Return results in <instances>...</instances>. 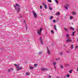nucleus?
<instances>
[{
    "label": "nucleus",
    "instance_id": "44",
    "mask_svg": "<svg viewBox=\"0 0 78 78\" xmlns=\"http://www.w3.org/2000/svg\"><path fill=\"white\" fill-rule=\"evenodd\" d=\"M77 71H78V68H77Z\"/></svg>",
    "mask_w": 78,
    "mask_h": 78
},
{
    "label": "nucleus",
    "instance_id": "39",
    "mask_svg": "<svg viewBox=\"0 0 78 78\" xmlns=\"http://www.w3.org/2000/svg\"><path fill=\"white\" fill-rule=\"evenodd\" d=\"M23 22L24 23H25V24H26V23H25V21L24 20L23 21Z\"/></svg>",
    "mask_w": 78,
    "mask_h": 78
},
{
    "label": "nucleus",
    "instance_id": "8",
    "mask_svg": "<svg viewBox=\"0 0 78 78\" xmlns=\"http://www.w3.org/2000/svg\"><path fill=\"white\" fill-rule=\"evenodd\" d=\"M47 50L48 51L47 53L48 55H51V53H50V50H49V49L48 48H47Z\"/></svg>",
    "mask_w": 78,
    "mask_h": 78
},
{
    "label": "nucleus",
    "instance_id": "31",
    "mask_svg": "<svg viewBox=\"0 0 78 78\" xmlns=\"http://www.w3.org/2000/svg\"><path fill=\"white\" fill-rule=\"evenodd\" d=\"M53 22L54 23H55L56 22V21L55 20H53Z\"/></svg>",
    "mask_w": 78,
    "mask_h": 78
},
{
    "label": "nucleus",
    "instance_id": "3",
    "mask_svg": "<svg viewBox=\"0 0 78 78\" xmlns=\"http://www.w3.org/2000/svg\"><path fill=\"white\" fill-rule=\"evenodd\" d=\"M43 30V29L42 28H41L40 29V30H38L37 31V33L39 35V36H41V31H42V30Z\"/></svg>",
    "mask_w": 78,
    "mask_h": 78
},
{
    "label": "nucleus",
    "instance_id": "42",
    "mask_svg": "<svg viewBox=\"0 0 78 78\" xmlns=\"http://www.w3.org/2000/svg\"><path fill=\"white\" fill-rule=\"evenodd\" d=\"M26 29L27 30V26H26Z\"/></svg>",
    "mask_w": 78,
    "mask_h": 78
},
{
    "label": "nucleus",
    "instance_id": "24",
    "mask_svg": "<svg viewBox=\"0 0 78 78\" xmlns=\"http://www.w3.org/2000/svg\"><path fill=\"white\" fill-rule=\"evenodd\" d=\"M49 9L50 10H53V9H52V8L51 7H49Z\"/></svg>",
    "mask_w": 78,
    "mask_h": 78
},
{
    "label": "nucleus",
    "instance_id": "38",
    "mask_svg": "<svg viewBox=\"0 0 78 78\" xmlns=\"http://www.w3.org/2000/svg\"><path fill=\"white\" fill-rule=\"evenodd\" d=\"M51 76H48V77H49V78H51Z\"/></svg>",
    "mask_w": 78,
    "mask_h": 78
},
{
    "label": "nucleus",
    "instance_id": "9",
    "mask_svg": "<svg viewBox=\"0 0 78 78\" xmlns=\"http://www.w3.org/2000/svg\"><path fill=\"white\" fill-rule=\"evenodd\" d=\"M43 5H44L45 9H47V5L45 4V3H43Z\"/></svg>",
    "mask_w": 78,
    "mask_h": 78
},
{
    "label": "nucleus",
    "instance_id": "27",
    "mask_svg": "<svg viewBox=\"0 0 78 78\" xmlns=\"http://www.w3.org/2000/svg\"><path fill=\"white\" fill-rule=\"evenodd\" d=\"M73 44H72L71 45V49H73Z\"/></svg>",
    "mask_w": 78,
    "mask_h": 78
},
{
    "label": "nucleus",
    "instance_id": "25",
    "mask_svg": "<svg viewBox=\"0 0 78 78\" xmlns=\"http://www.w3.org/2000/svg\"><path fill=\"white\" fill-rule=\"evenodd\" d=\"M60 67L61 69H63V66L62 65H60Z\"/></svg>",
    "mask_w": 78,
    "mask_h": 78
},
{
    "label": "nucleus",
    "instance_id": "23",
    "mask_svg": "<svg viewBox=\"0 0 78 78\" xmlns=\"http://www.w3.org/2000/svg\"><path fill=\"white\" fill-rule=\"evenodd\" d=\"M55 2L56 3H59V2H58V0H55Z\"/></svg>",
    "mask_w": 78,
    "mask_h": 78
},
{
    "label": "nucleus",
    "instance_id": "30",
    "mask_svg": "<svg viewBox=\"0 0 78 78\" xmlns=\"http://www.w3.org/2000/svg\"><path fill=\"white\" fill-rule=\"evenodd\" d=\"M66 76H67V77H69L70 76V75L69 74H67L66 75Z\"/></svg>",
    "mask_w": 78,
    "mask_h": 78
},
{
    "label": "nucleus",
    "instance_id": "16",
    "mask_svg": "<svg viewBox=\"0 0 78 78\" xmlns=\"http://www.w3.org/2000/svg\"><path fill=\"white\" fill-rule=\"evenodd\" d=\"M34 68V67H33V66H30V69H31V70H32V69H33Z\"/></svg>",
    "mask_w": 78,
    "mask_h": 78
},
{
    "label": "nucleus",
    "instance_id": "2",
    "mask_svg": "<svg viewBox=\"0 0 78 78\" xmlns=\"http://www.w3.org/2000/svg\"><path fill=\"white\" fill-rule=\"evenodd\" d=\"M14 65L15 67H16V69L17 70H19L20 69H22V67H21L20 68L19 67V65H17L16 64H14Z\"/></svg>",
    "mask_w": 78,
    "mask_h": 78
},
{
    "label": "nucleus",
    "instance_id": "35",
    "mask_svg": "<svg viewBox=\"0 0 78 78\" xmlns=\"http://www.w3.org/2000/svg\"><path fill=\"white\" fill-rule=\"evenodd\" d=\"M39 55H41V54H42V52H40L39 53Z\"/></svg>",
    "mask_w": 78,
    "mask_h": 78
},
{
    "label": "nucleus",
    "instance_id": "19",
    "mask_svg": "<svg viewBox=\"0 0 78 78\" xmlns=\"http://www.w3.org/2000/svg\"><path fill=\"white\" fill-rule=\"evenodd\" d=\"M65 9H68V7H67V6H65Z\"/></svg>",
    "mask_w": 78,
    "mask_h": 78
},
{
    "label": "nucleus",
    "instance_id": "21",
    "mask_svg": "<svg viewBox=\"0 0 78 78\" xmlns=\"http://www.w3.org/2000/svg\"><path fill=\"white\" fill-rule=\"evenodd\" d=\"M66 37H67V38H68L69 37V34H67L66 35Z\"/></svg>",
    "mask_w": 78,
    "mask_h": 78
},
{
    "label": "nucleus",
    "instance_id": "46",
    "mask_svg": "<svg viewBox=\"0 0 78 78\" xmlns=\"http://www.w3.org/2000/svg\"><path fill=\"white\" fill-rule=\"evenodd\" d=\"M22 18V16H21V18Z\"/></svg>",
    "mask_w": 78,
    "mask_h": 78
},
{
    "label": "nucleus",
    "instance_id": "10",
    "mask_svg": "<svg viewBox=\"0 0 78 78\" xmlns=\"http://www.w3.org/2000/svg\"><path fill=\"white\" fill-rule=\"evenodd\" d=\"M59 14H60V12H58L56 13V16H59Z\"/></svg>",
    "mask_w": 78,
    "mask_h": 78
},
{
    "label": "nucleus",
    "instance_id": "26",
    "mask_svg": "<svg viewBox=\"0 0 78 78\" xmlns=\"http://www.w3.org/2000/svg\"><path fill=\"white\" fill-rule=\"evenodd\" d=\"M53 16H51L50 18V20H51V19H53Z\"/></svg>",
    "mask_w": 78,
    "mask_h": 78
},
{
    "label": "nucleus",
    "instance_id": "41",
    "mask_svg": "<svg viewBox=\"0 0 78 78\" xmlns=\"http://www.w3.org/2000/svg\"><path fill=\"white\" fill-rule=\"evenodd\" d=\"M10 69L11 70H13V68H11Z\"/></svg>",
    "mask_w": 78,
    "mask_h": 78
},
{
    "label": "nucleus",
    "instance_id": "40",
    "mask_svg": "<svg viewBox=\"0 0 78 78\" xmlns=\"http://www.w3.org/2000/svg\"><path fill=\"white\" fill-rule=\"evenodd\" d=\"M67 6L69 7V5L68 4H67Z\"/></svg>",
    "mask_w": 78,
    "mask_h": 78
},
{
    "label": "nucleus",
    "instance_id": "5",
    "mask_svg": "<svg viewBox=\"0 0 78 78\" xmlns=\"http://www.w3.org/2000/svg\"><path fill=\"white\" fill-rule=\"evenodd\" d=\"M72 40L70 39V37H69V38L67 39V40L66 41V42H72Z\"/></svg>",
    "mask_w": 78,
    "mask_h": 78
},
{
    "label": "nucleus",
    "instance_id": "12",
    "mask_svg": "<svg viewBox=\"0 0 78 78\" xmlns=\"http://www.w3.org/2000/svg\"><path fill=\"white\" fill-rule=\"evenodd\" d=\"M73 71V69H71L69 71V72L70 73H72Z\"/></svg>",
    "mask_w": 78,
    "mask_h": 78
},
{
    "label": "nucleus",
    "instance_id": "28",
    "mask_svg": "<svg viewBox=\"0 0 78 78\" xmlns=\"http://www.w3.org/2000/svg\"><path fill=\"white\" fill-rule=\"evenodd\" d=\"M69 29H70V30H74V28H73L72 27H71L69 28Z\"/></svg>",
    "mask_w": 78,
    "mask_h": 78
},
{
    "label": "nucleus",
    "instance_id": "29",
    "mask_svg": "<svg viewBox=\"0 0 78 78\" xmlns=\"http://www.w3.org/2000/svg\"><path fill=\"white\" fill-rule=\"evenodd\" d=\"M48 2H50V3L51 2V0H48Z\"/></svg>",
    "mask_w": 78,
    "mask_h": 78
},
{
    "label": "nucleus",
    "instance_id": "1",
    "mask_svg": "<svg viewBox=\"0 0 78 78\" xmlns=\"http://www.w3.org/2000/svg\"><path fill=\"white\" fill-rule=\"evenodd\" d=\"M13 6L15 8L17 13H19L20 10V6L18 4H16V5H14Z\"/></svg>",
    "mask_w": 78,
    "mask_h": 78
},
{
    "label": "nucleus",
    "instance_id": "13",
    "mask_svg": "<svg viewBox=\"0 0 78 78\" xmlns=\"http://www.w3.org/2000/svg\"><path fill=\"white\" fill-rule=\"evenodd\" d=\"M25 74L26 75H27V76L28 75H30V73L29 72H27Z\"/></svg>",
    "mask_w": 78,
    "mask_h": 78
},
{
    "label": "nucleus",
    "instance_id": "4",
    "mask_svg": "<svg viewBox=\"0 0 78 78\" xmlns=\"http://www.w3.org/2000/svg\"><path fill=\"white\" fill-rule=\"evenodd\" d=\"M33 13L34 16V18L36 19V18L37 17V14H36V12H35L33 11Z\"/></svg>",
    "mask_w": 78,
    "mask_h": 78
},
{
    "label": "nucleus",
    "instance_id": "45",
    "mask_svg": "<svg viewBox=\"0 0 78 78\" xmlns=\"http://www.w3.org/2000/svg\"><path fill=\"white\" fill-rule=\"evenodd\" d=\"M54 67H55V69H56V66H54Z\"/></svg>",
    "mask_w": 78,
    "mask_h": 78
},
{
    "label": "nucleus",
    "instance_id": "33",
    "mask_svg": "<svg viewBox=\"0 0 78 78\" xmlns=\"http://www.w3.org/2000/svg\"><path fill=\"white\" fill-rule=\"evenodd\" d=\"M40 9H42V5H40Z\"/></svg>",
    "mask_w": 78,
    "mask_h": 78
},
{
    "label": "nucleus",
    "instance_id": "17",
    "mask_svg": "<svg viewBox=\"0 0 78 78\" xmlns=\"http://www.w3.org/2000/svg\"><path fill=\"white\" fill-rule=\"evenodd\" d=\"M53 65H54V66H56V62H54L53 63Z\"/></svg>",
    "mask_w": 78,
    "mask_h": 78
},
{
    "label": "nucleus",
    "instance_id": "7",
    "mask_svg": "<svg viewBox=\"0 0 78 78\" xmlns=\"http://www.w3.org/2000/svg\"><path fill=\"white\" fill-rule=\"evenodd\" d=\"M40 41H41V43L42 45H44V43H43V41H42V40L41 38V37H40Z\"/></svg>",
    "mask_w": 78,
    "mask_h": 78
},
{
    "label": "nucleus",
    "instance_id": "47",
    "mask_svg": "<svg viewBox=\"0 0 78 78\" xmlns=\"http://www.w3.org/2000/svg\"><path fill=\"white\" fill-rule=\"evenodd\" d=\"M64 78H66V77L64 76Z\"/></svg>",
    "mask_w": 78,
    "mask_h": 78
},
{
    "label": "nucleus",
    "instance_id": "36",
    "mask_svg": "<svg viewBox=\"0 0 78 78\" xmlns=\"http://www.w3.org/2000/svg\"><path fill=\"white\" fill-rule=\"evenodd\" d=\"M60 55H62V52H60Z\"/></svg>",
    "mask_w": 78,
    "mask_h": 78
},
{
    "label": "nucleus",
    "instance_id": "14",
    "mask_svg": "<svg viewBox=\"0 0 78 78\" xmlns=\"http://www.w3.org/2000/svg\"><path fill=\"white\" fill-rule=\"evenodd\" d=\"M38 66V65H37V64H34V67H37V66Z\"/></svg>",
    "mask_w": 78,
    "mask_h": 78
},
{
    "label": "nucleus",
    "instance_id": "18",
    "mask_svg": "<svg viewBox=\"0 0 78 78\" xmlns=\"http://www.w3.org/2000/svg\"><path fill=\"white\" fill-rule=\"evenodd\" d=\"M65 31H69V30H68V29L66 28H65Z\"/></svg>",
    "mask_w": 78,
    "mask_h": 78
},
{
    "label": "nucleus",
    "instance_id": "11",
    "mask_svg": "<svg viewBox=\"0 0 78 78\" xmlns=\"http://www.w3.org/2000/svg\"><path fill=\"white\" fill-rule=\"evenodd\" d=\"M72 14L73 15H76V13L75 12H73Z\"/></svg>",
    "mask_w": 78,
    "mask_h": 78
},
{
    "label": "nucleus",
    "instance_id": "49",
    "mask_svg": "<svg viewBox=\"0 0 78 78\" xmlns=\"http://www.w3.org/2000/svg\"><path fill=\"white\" fill-rule=\"evenodd\" d=\"M58 59H59V57L58 58Z\"/></svg>",
    "mask_w": 78,
    "mask_h": 78
},
{
    "label": "nucleus",
    "instance_id": "20",
    "mask_svg": "<svg viewBox=\"0 0 78 78\" xmlns=\"http://www.w3.org/2000/svg\"><path fill=\"white\" fill-rule=\"evenodd\" d=\"M54 28H55V30H57V29H56V25H54Z\"/></svg>",
    "mask_w": 78,
    "mask_h": 78
},
{
    "label": "nucleus",
    "instance_id": "15",
    "mask_svg": "<svg viewBox=\"0 0 78 78\" xmlns=\"http://www.w3.org/2000/svg\"><path fill=\"white\" fill-rule=\"evenodd\" d=\"M73 16H71L70 17L69 19L70 20H72L73 19Z\"/></svg>",
    "mask_w": 78,
    "mask_h": 78
},
{
    "label": "nucleus",
    "instance_id": "43",
    "mask_svg": "<svg viewBox=\"0 0 78 78\" xmlns=\"http://www.w3.org/2000/svg\"><path fill=\"white\" fill-rule=\"evenodd\" d=\"M77 47H78V46H76V48H77Z\"/></svg>",
    "mask_w": 78,
    "mask_h": 78
},
{
    "label": "nucleus",
    "instance_id": "37",
    "mask_svg": "<svg viewBox=\"0 0 78 78\" xmlns=\"http://www.w3.org/2000/svg\"><path fill=\"white\" fill-rule=\"evenodd\" d=\"M55 60H56V61H58L59 60V59H58L57 58H55Z\"/></svg>",
    "mask_w": 78,
    "mask_h": 78
},
{
    "label": "nucleus",
    "instance_id": "22",
    "mask_svg": "<svg viewBox=\"0 0 78 78\" xmlns=\"http://www.w3.org/2000/svg\"><path fill=\"white\" fill-rule=\"evenodd\" d=\"M75 31H74L73 32L72 36H74V34H75Z\"/></svg>",
    "mask_w": 78,
    "mask_h": 78
},
{
    "label": "nucleus",
    "instance_id": "34",
    "mask_svg": "<svg viewBox=\"0 0 78 78\" xmlns=\"http://www.w3.org/2000/svg\"><path fill=\"white\" fill-rule=\"evenodd\" d=\"M11 70V69H8V71L9 72H10Z\"/></svg>",
    "mask_w": 78,
    "mask_h": 78
},
{
    "label": "nucleus",
    "instance_id": "32",
    "mask_svg": "<svg viewBox=\"0 0 78 78\" xmlns=\"http://www.w3.org/2000/svg\"><path fill=\"white\" fill-rule=\"evenodd\" d=\"M51 33H52L53 34H54V31L53 30H52L51 31Z\"/></svg>",
    "mask_w": 78,
    "mask_h": 78
},
{
    "label": "nucleus",
    "instance_id": "48",
    "mask_svg": "<svg viewBox=\"0 0 78 78\" xmlns=\"http://www.w3.org/2000/svg\"><path fill=\"white\" fill-rule=\"evenodd\" d=\"M72 25H73V23H72Z\"/></svg>",
    "mask_w": 78,
    "mask_h": 78
},
{
    "label": "nucleus",
    "instance_id": "6",
    "mask_svg": "<svg viewBox=\"0 0 78 78\" xmlns=\"http://www.w3.org/2000/svg\"><path fill=\"white\" fill-rule=\"evenodd\" d=\"M48 69L47 68H41V70L42 71H44L45 70H48Z\"/></svg>",
    "mask_w": 78,
    "mask_h": 78
}]
</instances>
